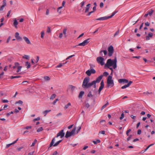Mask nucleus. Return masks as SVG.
<instances>
[{
    "mask_svg": "<svg viewBox=\"0 0 155 155\" xmlns=\"http://www.w3.org/2000/svg\"><path fill=\"white\" fill-rule=\"evenodd\" d=\"M103 77L102 75L98 77L95 80H94L92 82L88 83L90 81V78L88 77L85 78L83 81L82 87L84 88H88L90 87L91 86H93L94 88H96V83H99L102 79Z\"/></svg>",
    "mask_w": 155,
    "mask_h": 155,
    "instance_id": "obj_1",
    "label": "nucleus"
},
{
    "mask_svg": "<svg viewBox=\"0 0 155 155\" xmlns=\"http://www.w3.org/2000/svg\"><path fill=\"white\" fill-rule=\"evenodd\" d=\"M117 63L116 57H115L113 60H112L111 59H109L107 60L106 63L105 64V67H106L107 68H109L110 66H112L113 68L115 69L117 67Z\"/></svg>",
    "mask_w": 155,
    "mask_h": 155,
    "instance_id": "obj_2",
    "label": "nucleus"
},
{
    "mask_svg": "<svg viewBox=\"0 0 155 155\" xmlns=\"http://www.w3.org/2000/svg\"><path fill=\"white\" fill-rule=\"evenodd\" d=\"M107 87H113L114 84V81L112 79V76L109 75L108 76L107 80Z\"/></svg>",
    "mask_w": 155,
    "mask_h": 155,
    "instance_id": "obj_3",
    "label": "nucleus"
},
{
    "mask_svg": "<svg viewBox=\"0 0 155 155\" xmlns=\"http://www.w3.org/2000/svg\"><path fill=\"white\" fill-rule=\"evenodd\" d=\"M76 130V127H74L71 132L67 131L65 134V137L66 138H68L74 135L75 134Z\"/></svg>",
    "mask_w": 155,
    "mask_h": 155,
    "instance_id": "obj_4",
    "label": "nucleus"
},
{
    "mask_svg": "<svg viewBox=\"0 0 155 155\" xmlns=\"http://www.w3.org/2000/svg\"><path fill=\"white\" fill-rule=\"evenodd\" d=\"M55 140V137L52 140L50 145V146H49V148L52 147V146H53L54 147H56L60 143H61L62 140H60L58 141L57 142H56L55 144H54V141Z\"/></svg>",
    "mask_w": 155,
    "mask_h": 155,
    "instance_id": "obj_5",
    "label": "nucleus"
},
{
    "mask_svg": "<svg viewBox=\"0 0 155 155\" xmlns=\"http://www.w3.org/2000/svg\"><path fill=\"white\" fill-rule=\"evenodd\" d=\"M108 56H111L112 55L114 52V49L113 46L110 45L108 48Z\"/></svg>",
    "mask_w": 155,
    "mask_h": 155,
    "instance_id": "obj_6",
    "label": "nucleus"
},
{
    "mask_svg": "<svg viewBox=\"0 0 155 155\" xmlns=\"http://www.w3.org/2000/svg\"><path fill=\"white\" fill-rule=\"evenodd\" d=\"M19 64L18 62H15V65L13 66L12 68L13 69H15L16 68H17L18 70H17L16 72L17 73H18L19 72V71L21 70V68H22V66H19Z\"/></svg>",
    "mask_w": 155,
    "mask_h": 155,
    "instance_id": "obj_7",
    "label": "nucleus"
},
{
    "mask_svg": "<svg viewBox=\"0 0 155 155\" xmlns=\"http://www.w3.org/2000/svg\"><path fill=\"white\" fill-rule=\"evenodd\" d=\"M104 59L101 57H99L97 58V62L102 65H103L104 64Z\"/></svg>",
    "mask_w": 155,
    "mask_h": 155,
    "instance_id": "obj_8",
    "label": "nucleus"
},
{
    "mask_svg": "<svg viewBox=\"0 0 155 155\" xmlns=\"http://www.w3.org/2000/svg\"><path fill=\"white\" fill-rule=\"evenodd\" d=\"M64 130H62L60 131L57 134L56 137H58L59 136H60L61 138H62L64 137Z\"/></svg>",
    "mask_w": 155,
    "mask_h": 155,
    "instance_id": "obj_9",
    "label": "nucleus"
},
{
    "mask_svg": "<svg viewBox=\"0 0 155 155\" xmlns=\"http://www.w3.org/2000/svg\"><path fill=\"white\" fill-rule=\"evenodd\" d=\"M132 83L133 82L132 81H130L127 84H125L124 85L122 86L121 87V88L122 89H124L129 87Z\"/></svg>",
    "mask_w": 155,
    "mask_h": 155,
    "instance_id": "obj_10",
    "label": "nucleus"
},
{
    "mask_svg": "<svg viewBox=\"0 0 155 155\" xmlns=\"http://www.w3.org/2000/svg\"><path fill=\"white\" fill-rule=\"evenodd\" d=\"M118 82L120 83L123 82L124 83H127L129 82L128 81L125 79H120L118 80Z\"/></svg>",
    "mask_w": 155,
    "mask_h": 155,
    "instance_id": "obj_11",
    "label": "nucleus"
},
{
    "mask_svg": "<svg viewBox=\"0 0 155 155\" xmlns=\"http://www.w3.org/2000/svg\"><path fill=\"white\" fill-rule=\"evenodd\" d=\"M15 37L17 40H21L22 39V38L19 36V33L18 32L15 33Z\"/></svg>",
    "mask_w": 155,
    "mask_h": 155,
    "instance_id": "obj_12",
    "label": "nucleus"
},
{
    "mask_svg": "<svg viewBox=\"0 0 155 155\" xmlns=\"http://www.w3.org/2000/svg\"><path fill=\"white\" fill-rule=\"evenodd\" d=\"M153 34L152 33L150 32L148 33V35L146 37V40H149L150 38H151L153 36Z\"/></svg>",
    "mask_w": 155,
    "mask_h": 155,
    "instance_id": "obj_13",
    "label": "nucleus"
},
{
    "mask_svg": "<svg viewBox=\"0 0 155 155\" xmlns=\"http://www.w3.org/2000/svg\"><path fill=\"white\" fill-rule=\"evenodd\" d=\"M104 84L103 80H102L101 83V86L99 87V90L100 91H101L104 88Z\"/></svg>",
    "mask_w": 155,
    "mask_h": 155,
    "instance_id": "obj_14",
    "label": "nucleus"
},
{
    "mask_svg": "<svg viewBox=\"0 0 155 155\" xmlns=\"http://www.w3.org/2000/svg\"><path fill=\"white\" fill-rule=\"evenodd\" d=\"M91 4H88L85 8V13H86L89 11V9L90 7Z\"/></svg>",
    "mask_w": 155,
    "mask_h": 155,
    "instance_id": "obj_15",
    "label": "nucleus"
},
{
    "mask_svg": "<svg viewBox=\"0 0 155 155\" xmlns=\"http://www.w3.org/2000/svg\"><path fill=\"white\" fill-rule=\"evenodd\" d=\"M23 38L25 40V41L27 44H31L30 41L29 40L28 38L26 37H24Z\"/></svg>",
    "mask_w": 155,
    "mask_h": 155,
    "instance_id": "obj_16",
    "label": "nucleus"
},
{
    "mask_svg": "<svg viewBox=\"0 0 155 155\" xmlns=\"http://www.w3.org/2000/svg\"><path fill=\"white\" fill-rule=\"evenodd\" d=\"M108 19V18L107 16H105L102 17H101L99 18H97L96 19V20H105Z\"/></svg>",
    "mask_w": 155,
    "mask_h": 155,
    "instance_id": "obj_17",
    "label": "nucleus"
},
{
    "mask_svg": "<svg viewBox=\"0 0 155 155\" xmlns=\"http://www.w3.org/2000/svg\"><path fill=\"white\" fill-rule=\"evenodd\" d=\"M18 22L17 20L16 19L14 20L13 25L16 28H17V25H18Z\"/></svg>",
    "mask_w": 155,
    "mask_h": 155,
    "instance_id": "obj_18",
    "label": "nucleus"
},
{
    "mask_svg": "<svg viewBox=\"0 0 155 155\" xmlns=\"http://www.w3.org/2000/svg\"><path fill=\"white\" fill-rule=\"evenodd\" d=\"M117 12V11H115L114 12H113L112 13V15L110 16H107V17L108 18V19H109V18H112L113 16Z\"/></svg>",
    "mask_w": 155,
    "mask_h": 155,
    "instance_id": "obj_19",
    "label": "nucleus"
},
{
    "mask_svg": "<svg viewBox=\"0 0 155 155\" xmlns=\"http://www.w3.org/2000/svg\"><path fill=\"white\" fill-rule=\"evenodd\" d=\"M90 38L87 39L83 41L84 45V46H85L89 42Z\"/></svg>",
    "mask_w": 155,
    "mask_h": 155,
    "instance_id": "obj_20",
    "label": "nucleus"
},
{
    "mask_svg": "<svg viewBox=\"0 0 155 155\" xmlns=\"http://www.w3.org/2000/svg\"><path fill=\"white\" fill-rule=\"evenodd\" d=\"M84 94V92L83 91H81L80 92L78 95V97L79 98H81Z\"/></svg>",
    "mask_w": 155,
    "mask_h": 155,
    "instance_id": "obj_21",
    "label": "nucleus"
},
{
    "mask_svg": "<svg viewBox=\"0 0 155 155\" xmlns=\"http://www.w3.org/2000/svg\"><path fill=\"white\" fill-rule=\"evenodd\" d=\"M25 65L27 67V69H28L31 66L30 63H29L28 61L26 62H25Z\"/></svg>",
    "mask_w": 155,
    "mask_h": 155,
    "instance_id": "obj_22",
    "label": "nucleus"
},
{
    "mask_svg": "<svg viewBox=\"0 0 155 155\" xmlns=\"http://www.w3.org/2000/svg\"><path fill=\"white\" fill-rule=\"evenodd\" d=\"M67 31V28H65L63 29V34H64L65 37H67V35H66Z\"/></svg>",
    "mask_w": 155,
    "mask_h": 155,
    "instance_id": "obj_23",
    "label": "nucleus"
},
{
    "mask_svg": "<svg viewBox=\"0 0 155 155\" xmlns=\"http://www.w3.org/2000/svg\"><path fill=\"white\" fill-rule=\"evenodd\" d=\"M109 104L108 102L107 101V103L104 105L101 108V110H102L103 109H104V108L106 107Z\"/></svg>",
    "mask_w": 155,
    "mask_h": 155,
    "instance_id": "obj_24",
    "label": "nucleus"
},
{
    "mask_svg": "<svg viewBox=\"0 0 155 155\" xmlns=\"http://www.w3.org/2000/svg\"><path fill=\"white\" fill-rule=\"evenodd\" d=\"M102 52H103L105 55H106L107 54V51H106V50H101L100 52V53L101 54V55L102 56Z\"/></svg>",
    "mask_w": 155,
    "mask_h": 155,
    "instance_id": "obj_25",
    "label": "nucleus"
},
{
    "mask_svg": "<svg viewBox=\"0 0 155 155\" xmlns=\"http://www.w3.org/2000/svg\"><path fill=\"white\" fill-rule=\"evenodd\" d=\"M71 105V104L70 103H68L67 105H65L64 107V109H66L68 107Z\"/></svg>",
    "mask_w": 155,
    "mask_h": 155,
    "instance_id": "obj_26",
    "label": "nucleus"
},
{
    "mask_svg": "<svg viewBox=\"0 0 155 155\" xmlns=\"http://www.w3.org/2000/svg\"><path fill=\"white\" fill-rule=\"evenodd\" d=\"M21 77L20 76H12L10 77V78L11 79H13L15 78H18Z\"/></svg>",
    "mask_w": 155,
    "mask_h": 155,
    "instance_id": "obj_27",
    "label": "nucleus"
},
{
    "mask_svg": "<svg viewBox=\"0 0 155 155\" xmlns=\"http://www.w3.org/2000/svg\"><path fill=\"white\" fill-rule=\"evenodd\" d=\"M70 88L71 89V90L73 91L75 89V87L72 85H69Z\"/></svg>",
    "mask_w": 155,
    "mask_h": 155,
    "instance_id": "obj_28",
    "label": "nucleus"
},
{
    "mask_svg": "<svg viewBox=\"0 0 155 155\" xmlns=\"http://www.w3.org/2000/svg\"><path fill=\"white\" fill-rule=\"evenodd\" d=\"M86 74L89 76H91V73L90 70H88L86 72Z\"/></svg>",
    "mask_w": 155,
    "mask_h": 155,
    "instance_id": "obj_29",
    "label": "nucleus"
},
{
    "mask_svg": "<svg viewBox=\"0 0 155 155\" xmlns=\"http://www.w3.org/2000/svg\"><path fill=\"white\" fill-rule=\"evenodd\" d=\"M153 12L154 10L152 9H151L150 11L148 12V14L150 15V16H151L152 15Z\"/></svg>",
    "mask_w": 155,
    "mask_h": 155,
    "instance_id": "obj_30",
    "label": "nucleus"
},
{
    "mask_svg": "<svg viewBox=\"0 0 155 155\" xmlns=\"http://www.w3.org/2000/svg\"><path fill=\"white\" fill-rule=\"evenodd\" d=\"M56 96V94H52L50 97V99L53 100L55 97Z\"/></svg>",
    "mask_w": 155,
    "mask_h": 155,
    "instance_id": "obj_31",
    "label": "nucleus"
},
{
    "mask_svg": "<svg viewBox=\"0 0 155 155\" xmlns=\"http://www.w3.org/2000/svg\"><path fill=\"white\" fill-rule=\"evenodd\" d=\"M90 71L91 74H94L96 73L95 70L93 68H92L91 70H90Z\"/></svg>",
    "mask_w": 155,
    "mask_h": 155,
    "instance_id": "obj_32",
    "label": "nucleus"
},
{
    "mask_svg": "<svg viewBox=\"0 0 155 155\" xmlns=\"http://www.w3.org/2000/svg\"><path fill=\"white\" fill-rule=\"evenodd\" d=\"M67 63V62H66L65 63H64L62 64L61 63H60L57 66V68H60L61 66H62L63 65H64L65 64H66Z\"/></svg>",
    "mask_w": 155,
    "mask_h": 155,
    "instance_id": "obj_33",
    "label": "nucleus"
},
{
    "mask_svg": "<svg viewBox=\"0 0 155 155\" xmlns=\"http://www.w3.org/2000/svg\"><path fill=\"white\" fill-rule=\"evenodd\" d=\"M6 5V0H3V5L2 6L5 7Z\"/></svg>",
    "mask_w": 155,
    "mask_h": 155,
    "instance_id": "obj_34",
    "label": "nucleus"
},
{
    "mask_svg": "<svg viewBox=\"0 0 155 155\" xmlns=\"http://www.w3.org/2000/svg\"><path fill=\"white\" fill-rule=\"evenodd\" d=\"M37 140L36 139H35L34 142L32 143V145H31V147H32L35 146V143L37 142Z\"/></svg>",
    "mask_w": 155,
    "mask_h": 155,
    "instance_id": "obj_35",
    "label": "nucleus"
},
{
    "mask_svg": "<svg viewBox=\"0 0 155 155\" xmlns=\"http://www.w3.org/2000/svg\"><path fill=\"white\" fill-rule=\"evenodd\" d=\"M87 97H91L93 96V95L92 94L91 92V91L89 92V93H88L87 95Z\"/></svg>",
    "mask_w": 155,
    "mask_h": 155,
    "instance_id": "obj_36",
    "label": "nucleus"
},
{
    "mask_svg": "<svg viewBox=\"0 0 155 155\" xmlns=\"http://www.w3.org/2000/svg\"><path fill=\"white\" fill-rule=\"evenodd\" d=\"M22 58H24L28 59L29 58V57L28 55H25L24 56H23Z\"/></svg>",
    "mask_w": 155,
    "mask_h": 155,
    "instance_id": "obj_37",
    "label": "nucleus"
},
{
    "mask_svg": "<svg viewBox=\"0 0 155 155\" xmlns=\"http://www.w3.org/2000/svg\"><path fill=\"white\" fill-rule=\"evenodd\" d=\"M48 113V110H46L43 112V114L44 115V116H45Z\"/></svg>",
    "mask_w": 155,
    "mask_h": 155,
    "instance_id": "obj_38",
    "label": "nucleus"
},
{
    "mask_svg": "<svg viewBox=\"0 0 155 155\" xmlns=\"http://www.w3.org/2000/svg\"><path fill=\"white\" fill-rule=\"evenodd\" d=\"M131 131V129H129V130H127L126 131V135L127 136H129V133L130 132V131Z\"/></svg>",
    "mask_w": 155,
    "mask_h": 155,
    "instance_id": "obj_39",
    "label": "nucleus"
},
{
    "mask_svg": "<svg viewBox=\"0 0 155 155\" xmlns=\"http://www.w3.org/2000/svg\"><path fill=\"white\" fill-rule=\"evenodd\" d=\"M43 130L42 127H40V128H39L37 130V131L38 132H40L42 130Z\"/></svg>",
    "mask_w": 155,
    "mask_h": 155,
    "instance_id": "obj_40",
    "label": "nucleus"
},
{
    "mask_svg": "<svg viewBox=\"0 0 155 155\" xmlns=\"http://www.w3.org/2000/svg\"><path fill=\"white\" fill-rule=\"evenodd\" d=\"M119 33V31L118 30L117 31L116 33H115L114 35V37H115L116 36L118 35Z\"/></svg>",
    "mask_w": 155,
    "mask_h": 155,
    "instance_id": "obj_41",
    "label": "nucleus"
},
{
    "mask_svg": "<svg viewBox=\"0 0 155 155\" xmlns=\"http://www.w3.org/2000/svg\"><path fill=\"white\" fill-rule=\"evenodd\" d=\"M23 103V102L21 100H19L18 101L16 102L15 104H22Z\"/></svg>",
    "mask_w": 155,
    "mask_h": 155,
    "instance_id": "obj_42",
    "label": "nucleus"
},
{
    "mask_svg": "<svg viewBox=\"0 0 155 155\" xmlns=\"http://www.w3.org/2000/svg\"><path fill=\"white\" fill-rule=\"evenodd\" d=\"M44 31H42L41 32V38H43L44 37Z\"/></svg>",
    "mask_w": 155,
    "mask_h": 155,
    "instance_id": "obj_43",
    "label": "nucleus"
},
{
    "mask_svg": "<svg viewBox=\"0 0 155 155\" xmlns=\"http://www.w3.org/2000/svg\"><path fill=\"white\" fill-rule=\"evenodd\" d=\"M58 101H59V99H56L52 103V104H54V105L56 103V102Z\"/></svg>",
    "mask_w": 155,
    "mask_h": 155,
    "instance_id": "obj_44",
    "label": "nucleus"
},
{
    "mask_svg": "<svg viewBox=\"0 0 155 155\" xmlns=\"http://www.w3.org/2000/svg\"><path fill=\"white\" fill-rule=\"evenodd\" d=\"M44 78L45 81H47L48 80V76H45L44 77Z\"/></svg>",
    "mask_w": 155,
    "mask_h": 155,
    "instance_id": "obj_45",
    "label": "nucleus"
},
{
    "mask_svg": "<svg viewBox=\"0 0 155 155\" xmlns=\"http://www.w3.org/2000/svg\"><path fill=\"white\" fill-rule=\"evenodd\" d=\"M108 74L107 72H104L103 74V76H107L108 75Z\"/></svg>",
    "mask_w": 155,
    "mask_h": 155,
    "instance_id": "obj_46",
    "label": "nucleus"
},
{
    "mask_svg": "<svg viewBox=\"0 0 155 155\" xmlns=\"http://www.w3.org/2000/svg\"><path fill=\"white\" fill-rule=\"evenodd\" d=\"M13 112L12 111L8 113L7 114V117H8L11 114H13Z\"/></svg>",
    "mask_w": 155,
    "mask_h": 155,
    "instance_id": "obj_47",
    "label": "nucleus"
},
{
    "mask_svg": "<svg viewBox=\"0 0 155 155\" xmlns=\"http://www.w3.org/2000/svg\"><path fill=\"white\" fill-rule=\"evenodd\" d=\"M40 119V118L39 117H38L37 118L34 119L33 120L34 121H36L39 120Z\"/></svg>",
    "mask_w": 155,
    "mask_h": 155,
    "instance_id": "obj_48",
    "label": "nucleus"
},
{
    "mask_svg": "<svg viewBox=\"0 0 155 155\" xmlns=\"http://www.w3.org/2000/svg\"><path fill=\"white\" fill-rule=\"evenodd\" d=\"M129 137H128L127 139V141H128L130 139L132 136V135H129Z\"/></svg>",
    "mask_w": 155,
    "mask_h": 155,
    "instance_id": "obj_49",
    "label": "nucleus"
},
{
    "mask_svg": "<svg viewBox=\"0 0 155 155\" xmlns=\"http://www.w3.org/2000/svg\"><path fill=\"white\" fill-rule=\"evenodd\" d=\"M74 56V55H71V56H68V57L66 59V60H68V59H69L70 58H71L72 57H73V56Z\"/></svg>",
    "mask_w": 155,
    "mask_h": 155,
    "instance_id": "obj_50",
    "label": "nucleus"
},
{
    "mask_svg": "<svg viewBox=\"0 0 155 155\" xmlns=\"http://www.w3.org/2000/svg\"><path fill=\"white\" fill-rule=\"evenodd\" d=\"M81 129V126H79L78 127V129L77 130V133H78L79 131Z\"/></svg>",
    "mask_w": 155,
    "mask_h": 155,
    "instance_id": "obj_51",
    "label": "nucleus"
},
{
    "mask_svg": "<svg viewBox=\"0 0 155 155\" xmlns=\"http://www.w3.org/2000/svg\"><path fill=\"white\" fill-rule=\"evenodd\" d=\"M10 38H11V36H9L7 40V41H6L7 43H8L9 42V41L10 39Z\"/></svg>",
    "mask_w": 155,
    "mask_h": 155,
    "instance_id": "obj_52",
    "label": "nucleus"
},
{
    "mask_svg": "<svg viewBox=\"0 0 155 155\" xmlns=\"http://www.w3.org/2000/svg\"><path fill=\"white\" fill-rule=\"evenodd\" d=\"M100 6L101 8H102L104 6V3L102 2H101L100 5Z\"/></svg>",
    "mask_w": 155,
    "mask_h": 155,
    "instance_id": "obj_53",
    "label": "nucleus"
},
{
    "mask_svg": "<svg viewBox=\"0 0 155 155\" xmlns=\"http://www.w3.org/2000/svg\"><path fill=\"white\" fill-rule=\"evenodd\" d=\"M23 147H18L17 148V150L18 151H20L21 149H22V148H23Z\"/></svg>",
    "mask_w": 155,
    "mask_h": 155,
    "instance_id": "obj_54",
    "label": "nucleus"
},
{
    "mask_svg": "<svg viewBox=\"0 0 155 155\" xmlns=\"http://www.w3.org/2000/svg\"><path fill=\"white\" fill-rule=\"evenodd\" d=\"M39 58L38 56H37V58H36V63H37L38 62V61L39 60Z\"/></svg>",
    "mask_w": 155,
    "mask_h": 155,
    "instance_id": "obj_55",
    "label": "nucleus"
},
{
    "mask_svg": "<svg viewBox=\"0 0 155 155\" xmlns=\"http://www.w3.org/2000/svg\"><path fill=\"white\" fill-rule=\"evenodd\" d=\"M31 127H32L31 126H27V127H26L25 128V129H31Z\"/></svg>",
    "mask_w": 155,
    "mask_h": 155,
    "instance_id": "obj_56",
    "label": "nucleus"
},
{
    "mask_svg": "<svg viewBox=\"0 0 155 155\" xmlns=\"http://www.w3.org/2000/svg\"><path fill=\"white\" fill-rule=\"evenodd\" d=\"M4 7L3 6H2L0 8V11H3L4 10Z\"/></svg>",
    "mask_w": 155,
    "mask_h": 155,
    "instance_id": "obj_57",
    "label": "nucleus"
},
{
    "mask_svg": "<svg viewBox=\"0 0 155 155\" xmlns=\"http://www.w3.org/2000/svg\"><path fill=\"white\" fill-rule=\"evenodd\" d=\"M84 2L83 1L81 3V8H82L83 6L84 5Z\"/></svg>",
    "mask_w": 155,
    "mask_h": 155,
    "instance_id": "obj_58",
    "label": "nucleus"
},
{
    "mask_svg": "<svg viewBox=\"0 0 155 155\" xmlns=\"http://www.w3.org/2000/svg\"><path fill=\"white\" fill-rule=\"evenodd\" d=\"M78 46H84L83 42L82 43H79L78 44Z\"/></svg>",
    "mask_w": 155,
    "mask_h": 155,
    "instance_id": "obj_59",
    "label": "nucleus"
},
{
    "mask_svg": "<svg viewBox=\"0 0 155 155\" xmlns=\"http://www.w3.org/2000/svg\"><path fill=\"white\" fill-rule=\"evenodd\" d=\"M34 151L29 153L28 155H32L34 153Z\"/></svg>",
    "mask_w": 155,
    "mask_h": 155,
    "instance_id": "obj_60",
    "label": "nucleus"
},
{
    "mask_svg": "<svg viewBox=\"0 0 155 155\" xmlns=\"http://www.w3.org/2000/svg\"><path fill=\"white\" fill-rule=\"evenodd\" d=\"M141 131L140 130V129L138 130H137L138 134H141Z\"/></svg>",
    "mask_w": 155,
    "mask_h": 155,
    "instance_id": "obj_61",
    "label": "nucleus"
},
{
    "mask_svg": "<svg viewBox=\"0 0 155 155\" xmlns=\"http://www.w3.org/2000/svg\"><path fill=\"white\" fill-rule=\"evenodd\" d=\"M8 102V101L7 100H2V102L3 103H7Z\"/></svg>",
    "mask_w": 155,
    "mask_h": 155,
    "instance_id": "obj_62",
    "label": "nucleus"
},
{
    "mask_svg": "<svg viewBox=\"0 0 155 155\" xmlns=\"http://www.w3.org/2000/svg\"><path fill=\"white\" fill-rule=\"evenodd\" d=\"M57 12H58V13L59 14H60L61 13V10H60V9H59L58 8Z\"/></svg>",
    "mask_w": 155,
    "mask_h": 155,
    "instance_id": "obj_63",
    "label": "nucleus"
},
{
    "mask_svg": "<svg viewBox=\"0 0 155 155\" xmlns=\"http://www.w3.org/2000/svg\"><path fill=\"white\" fill-rule=\"evenodd\" d=\"M58 154V152L57 151H55L54 152L52 155H56Z\"/></svg>",
    "mask_w": 155,
    "mask_h": 155,
    "instance_id": "obj_64",
    "label": "nucleus"
}]
</instances>
